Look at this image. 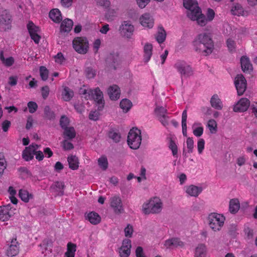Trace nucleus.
I'll return each instance as SVG.
<instances>
[{
    "label": "nucleus",
    "mask_w": 257,
    "mask_h": 257,
    "mask_svg": "<svg viewBox=\"0 0 257 257\" xmlns=\"http://www.w3.org/2000/svg\"><path fill=\"white\" fill-rule=\"evenodd\" d=\"M166 38V33L162 26L158 28V32L156 36V39L157 41L161 44L163 43Z\"/></svg>",
    "instance_id": "obj_29"
},
{
    "label": "nucleus",
    "mask_w": 257,
    "mask_h": 257,
    "mask_svg": "<svg viewBox=\"0 0 257 257\" xmlns=\"http://www.w3.org/2000/svg\"><path fill=\"white\" fill-rule=\"evenodd\" d=\"M67 161L69 164V167L70 169L75 170L78 168V160L75 156L68 157Z\"/></svg>",
    "instance_id": "obj_34"
},
{
    "label": "nucleus",
    "mask_w": 257,
    "mask_h": 257,
    "mask_svg": "<svg viewBox=\"0 0 257 257\" xmlns=\"http://www.w3.org/2000/svg\"><path fill=\"white\" fill-rule=\"evenodd\" d=\"M108 94L111 100H117L120 97V88L116 85H113L112 86H110L108 89Z\"/></svg>",
    "instance_id": "obj_18"
},
{
    "label": "nucleus",
    "mask_w": 257,
    "mask_h": 257,
    "mask_svg": "<svg viewBox=\"0 0 257 257\" xmlns=\"http://www.w3.org/2000/svg\"><path fill=\"white\" fill-rule=\"evenodd\" d=\"M205 141L203 139H199L197 142V150L198 153L201 154L204 149Z\"/></svg>",
    "instance_id": "obj_55"
},
{
    "label": "nucleus",
    "mask_w": 257,
    "mask_h": 257,
    "mask_svg": "<svg viewBox=\"0 0 257 257\" xmlns=\"http://www.w3.org/2000/svg\"><path fill=\"white\" fill-rule=\"evenodd\" d=\"M133 232V228L132 226L128 224L124 228V234L126 237H131Z\"/></svg>",
    "instance_id": "obj_59"
},
{
    "label": "nucleus",
    "mask_w": 257,
    "mask_h": 257,
    "mask_svg": "<svg viewBox=\"0 0 257 257\" xmlns=\"http://www.w3.org/2000/svg\"><path fill=\"white\" fill-rule=\"evenodd\" d=\"M153 45L150 43H147L144 47V61L148 62L150 60L152 55Z\"/></svg>",
    "instance_id": "obj_26"
},
{
    "label": "nucleus",
    "mask_w": 257,
    "mask_h": 257,
    "mask_svg": "<svg viewBox=\"0 0 257 257\" xmlns=\"http://www.w3.org/2000/svg\"><path fill=\"white\" fill-rule=\"evenodd\" d=\"M163 203L158 197H154L148 202L144 203L142 206V211L145 214H157L161 212Z\"/></svg>",
    "instance_id": "obj_4"
},
{
    "label": "nucleus",
    "mask_w": 257,
    "mask_h": 257,
    "mask_svg": "<svg viewBox=\"0 0 257 257\" xmlns=\"http://www.w3.org/2000/svg\"><path fill=\"white\" fill-rule=\"evenodd\" d=\"M203 131V127L202 126H199L194 129L193 133L194 136L199 137L202 135Z\"/></svg>",
    "instance_id": "obj_60"
},
{
    "label": "nucleus",
    "mask_w": 257,
    "mask_h": 257,
    "mask_svg": "<svg viewBox=\"0 0 257 257\" xmlns=\"http://www.w3.org/2000/svg\"><path fill=\"white\" fill-rule=\"evenodd\" d=\"M201 187L196 186L194 185H191L186 187V193L192 197H197L202 192Z\"/></svg>",
    "instance_id": "obj_20"
},
{
    "label": "nucleus",
    "mask_w": 257,
    "mask_h": 257,
    "mask_svg": "<svg viewBox=\"0 0 257 257\" xmlns=\"http://www.w3.org/2000/svg\"><path fill=\"white\" fill-rule=\"evenodd\" d=\"M22 158L26 161L32 160V144L25 148L22 153Z\"/></svg>",
    "instance_id": "obj_31"
},
{
    "label": "nucleus",
    "mask_w": 257,
    "mask_h": 257,
    "mask_svg": "<svg viewBox=\"0 0 257 257\" xmlns=\"http://www.w3.org/2000/svg\"><path fill=\"white\" fill-rule=\"evenodd\" d=\"M121 36L126 38H131L134 32V26L128 21H124L119 27Z\"/></svg>",
    "instance_id": "obj_9"
},
{
    "label": "nucleus",
    "mask_w": 257,
    "mask_h": 257,
    "mask_svg": "<svg viewBox=\"0 0 257 257\" xmlns=\"http://www.w3.org/2000/svg\"><path fill=\"white\" fill-rule=\"evenodd\" d=\"M50 18L55 23H59L62 20L61 12L58 9H54L49 13Z\"/></svg>",
    "instance_id": "obj_22"
},
{
    "label": "nucleus",
    "mask_w": 257,
    "mask_h": 257,
    "mask_svg": "<svg viewBox=\"0 0 257 257\" xmlns=\"http://www.w3.org/2000/svg\"><path fill=\"white\" fill-rule=\"evenodd\" d=\"M195 50L201 53L205 56L210 54L214 49L213 42L208 34H200L193 41Z\"/></svg>",
    "instance_id": "obj_1"
},
{
    "label": "nucleus",
    "mask_w": 257,
    "mask_h": 257,
    "mask_svg": "<svg viewBox=\"0 0 257 257\" xmlns=\"http://www.w3.org/2000/svg\"><path fill=\"white\" fill-rule=\"evenodd\" d=\"M234 84L239 95L243 94L246 88V81L242 74H238L235 78Z\"/></svg>",
    "instance_id": "obj_10"
},
{
    "label": "nucleus",
    "mask_w": 257,
    "mask_h": 257,
    "mask_svg": "<svg viewBox=\"0 0 257 257\" xmlns=\"http://www.w3.org/2000/svg\"><path fill=\"white\" fill-rule=\"evenodd\" d=\"M110 206L113 209L115 213H120L123 210L122 204L120 198L114 196L110 199Z\"/></svg>",
    "instance_id": "obj_12"
},
{
    "label": "nucleus",
    "mask_w": 257,
    "mask_h": 257,
    "mask_svg": "<svg viewBox=\"0 0 257 257\" xmlns=\"http://www.w3.org/2000/svg\"><path fill=\"white\" fill-rule=\"evenodd\" d=\"M31 195V194H30L27 190L21 189L19 191L20 197L25 202L29 201V198Z\"/></svg>",
    "instance_id": "obj_42"
},
{
    "label": "nucleus",
    "mask_w": 257,
    "mask_h": 257,
    "mask_svg": "<svg viewBox=\"0 0 257 257\" xmlns=\"http://www.w3.org/2000/svg\"><path fill=\"white\" fill-rule=\"evenodd\" d=\"M215 13L212 9H208L207 13V19L205 18L206 22L211 21L214 18Z\"/></svg>",
    "instance_id": "obj_58"
},
{
    "label": "nucleus",
    "mask_w": 257,
    "mask_h": 257,
    "mask_svg": "<svg viewBox=\"0 0 257 257\" xmlns=\"http://www.w3.org/2000/svg\"><path fill=\"white\" fill-rule=\"evenodd\" d=\"M184 7L188 10L187 16L192 21H196L200 26L206 24L205 16L202 14L196 0H183Z\"/></svg>",
    "instance_id": "obj_2"
},
{
    "label": "nucleus",
    "mask_w": 257,
    "mask_h": 257,
    "mask_svg": "<svg viewBox=\"0 0 257 257\" xmlns=\"http://www.w3.org/2000/svg\"><path fill=\"white\" fill-rule=\"evenodd\" d=\"M164 245L167 248H172L179 246L182 247L184 245V243L179 238L172 237L165 240Z\"/></svg>",
    "instance_id": "obj_17"
},
{
    "label": "nucleus",
    "mask_w": 257,
    "mask_h": 257,
    "mask_svg": "<svg viewBox=\"0 0 257 257\" xmlns=\"http://www.w3.org/2000/svg\"><path fill=\"white\" fill-rule=\"evenodd\" d=\"M108 137L115 143L119 142L121 138L119 133L114 131H110L108 133Z\"/></svg>",
    "instance_id": "obj_46"
},
{
    "label": "nucleus",
    "mask_w": 257,
    "mask_h": 257,
    "mask_svg": "<svg viewBox=\"0 0 257 257\" xmlns=\"http://www.w3.org/2000/svg\"><path fill=\"white\" fill-rule=\"evenodd\" d=\"M231 12L232 14L233 15H242L243 13V9L240 4H236L232 8Z\"/></svg>",
    "instance_id": "obj_40"
},
{
    "label": "nucleus",
    "mask_w": 257,
    "mask_h": 257,
    "mask_svg": "<svg viewBox=\"0 0 257 257\" xmlns=\"http://www.w3.org/2000/svg\"><path fill=\"white\" fill-rule=\"evenodd\" d=\"M50 93V88L48 86H44L41 89V93L42 98L44 99H46L48 97Z\"/></svg>",
    "instance_id": "obj_53"
},
{
    "label": "nucleus",
    "mask_w": 257,
    "mask_h": 257,
    "mask_svg": "<svg viewBox=\"0 0 257 257\" xmlns=\"http://www.w3.org/2000/svg\"><path fill=\"white\" fill-rule=\"evenodd\" d=\"M207 249L204 244H199L195 249L194 257H207Z\"/></svg>",
    "instance_id": "obj_21"
},
{
    "label": "nucleus",
    "mask_w": 257,
    "mask_h": 257,
    "mask_svg": "<svg viewBox=\"0 0 257 257\" xmlns=\"http://www.w3.org/2000/svg\"><path fill=\"white\" fill-rule=\"evenodd\" d=\"M187 109L183 110L182 114V134L184 137L187 136Z\"/></svg>",
    "instance_id": "obj_30"
},
{
    "label": "nucleus",
    "mask_w": 257,
    "mask_h": 257,
    "mask_svg": "<svg viewBox=\"0 0 257 257\" xmlns=\"http://www.w3.org/2000/svg\"><path fill=\"white\" fill-rule=\"evenodd\" d=\"M98 163L99 167L103 170H106L108 167V162L105 157H101L98 160Z\"/></svg>",
    "instance_id": "obj_47"
},
{
    "label": "nucleus",
    "mask_w": 257,
    "mask_h": 257,
    "mask_svg": "<svg viewBox=\"0 0 257 257\" xmlns=\"http://www.w3.org/2000/svg\"><path fill=\"white\" fill-rule=\"evenodd\" d=\"M136 257H146L144 254L143 249L141 246H138L136 249Z\"/></svg>",
    "instance_id": "obj_64"
},
{
    "label": "nucleus",
    "mask_w": 257,
    "mask_h": 257,
    "mask_svg": "<svg viewBox=\"0 0 257 257\" xmlns=\"http://www.w3.org/2000/svg\"><path fill=\"white\" fill-rule=\"evenodd\" d=\"M138 6L143 9L149 3L150 0H136Z\"/></svg>",
    "instance_id": "obj_62"
},
{
    "label": "nucleus",
    "mask_w": 257,
    "mask_h": 257,
    "mask_svg": "<svg viewBox=\"0 0 257 257\" xmlns=\"http://www.w3.org/2000/svg\"><path fill=\"white\" fill-rule=\"evenodd\" d=\"M42 33L39 27L33 24V42L36 44H39L41 38Z\"/></svg>",
    "instance_id": "obj_35"
},
{
    "label": "nucleus",
    "mask_w": 257,
    "mask_h": 257,
    "mask_svg": "<svg viewBox=\"0 0 257 257\" xmlns=\"http://www.w3.org/2000/svg\"><path fill=\"white\" fill-rule=\"evenodd\" d=\"M99 113L97 111H91L89 114V118L91 120H97L98 119Z\"/></svg>",
    "instance_id": "obj_61"
},
{
    "label": "nucleus",
    "mask_w": 257,
    "mask_h": 257,
    "mask_svg": "<svg viewBox=\"0 0 257 257\" xmlns=\"http://www.w3.org/2000/svg\"><path fill=\"white\" fill-rule=\"evenodd\" d=\"M127 142L131 149H138L142 142L141 131L137 128L131 129L128 134Z\"/></svg>",
    "instance_id": "obj_6"
},
{
    "label": "nucleus",
    "mask_w": 257,
    "mask_h": 257,
    "mask_svg": "<svg viewBox=\"0 0 257 257\" xmlns=\"http://www.w3.org/2000/svg\"><path fill=\"white\" fill-rule=\"evenodd\" d=\"M62 147L64 150H70L74 148L73 145L67 140H64L63 141Z\"/></svg>",
    "instance_id": "obj_57"
},
{
    "label": "nucleus",
    "mask_w": 257,
    "mask_h": 257,
    "mask_svg": "<svg viewBox=\"0 0 257 257\" xmlns=\"http://www.w3.org/2000/svg\"><path fill=\"white\" fill-rule=\"evenodd\" d=\"M0 60L3 64L7 67L11 66L14 63V59L13 57H9L7 59L4 57L3 51L0 53Z\"/></svg>",
    "instance_id": "obj_37"
},
{
    "label": "nucleus",
    "mask_w": 257,
    "mask_h": 257,
    "mask_svg": "<svg viewBox=\"0 0 257 257\" xmlns=\"http://www.w3.org/2000/svg\"><path fill=\"white\" fill-rule=\"evenodd\" d=\"M97 6L104 9H108L110 6V2L109 0H95Z\"/></svg>",
    "instance_id": "obj_49"
},
{
    "label": "nucleus",
    "mask_w": 257,
    "mask_h": 257,
    "mask_svg": "<svg viewBox=\"0 0 257 257\" xmlns=\"http://www.w3.org/2000/svg\"><path fill=\"white\" fill-rule=\"evenodd\" d=\"M107 61L108 63H110V67L115 70L121 63V58L118 53H113L110 54Z\"/></svg>",
    "instance_id": "obj_15"
},
{
    "label": "nucleus",
    "mask_w": 257,
    "mask_h": 257,
    "mask_svg": "<svg viewBox=\"0 0 257 257\" xmlns=\"http://www.w3.org/2000/svg\"><path fill=\"white\" fill-rule=\"evenodd\" d=\"M9 210V206L0 207V219L2 221H7L11 217V215L10 214Z\"/></svg>",
    "instance_id": "obj_28"
},
{
    "label": "nucleus",
    "mask_w": 257,
    "mask_h": 257,
    "mask_svg": "<svg viewBox=\"0 0 257 257\" xmlns=\"http://www.w3.org/2000/svg\"><path fill=\"white\" fill-rule=\"evenodd\" d=\"M85 74L87 78L89 79L93 78L96 74V71L91 67H87L85 69Z\"/></svg>",
    "instance_id": "obj_44"
},
{
    "label": "nucleus",
    "mask_w": 257,
    "mask_h": 257,
    "mask_svg": "<svg viewBox=\"0 0 257 257\" xmlns=\"http://www.w3.org/2000/svg\"><path fill=\"white\" fill-rule=\"evenodd\" d=\"M155 113L158 118L165 115L167 113V110L162 106H157L155 109Z\"/></svg>",
    "instance_id": "obj_45"
},
{
    "label": "nucleus",
    "mask_w": 257,
    "mask_h": 257,
    "mask_svg": "<svg viewBox=\"0 0 257 257\" xmlns=\"http://www.w3.org/2000/svg\"><path fill=\"white\" fill-rule=\"evenodd\" d=\"M207 127L209 128L211 134H215L217 130V124L216 121L213 119H209L207 123Z\"/></svg>",
    "instance_id": "obj_41"
},
{
    "label": "nucleus",
    "mask_w": 257,
    "mask_h": 257,
    "mask_svg": "<svg viewBox=\"0 0 257 257\" xmlns=\"http://www.w3.org/2000/svg\"><path fill=\"white\" fill-rule=\"evenodd\" d=\"M85 218L93 225L98 224L101 221V217L99 214L94 211L85 214Z\"/></svg>",
    "instance_id": "obj_19"
},
{
    "label": "nucleus",
    "mask_w": 257,
    "mask_h": 257,
    "mask_svg": "<svg viewBox=\"0 0 257 257\" xmlns=\"http://www.w3.org/2000/svg\"><path fill=\"white\" fill-rule=\"evenodd\" d=\"M240 208V204L237 199H231L229 202V211L231 213H236Z\"/></svg>",
    "instance_id": "obj_33"
},
{
    "label": "nucleus",
    "mask_w": 257,
    "mask_h": 257,
    "mask_svg": "<svg viewBox=\"0 0 257 257\" xmlns=\"http://www.w3.org/2000/svg\"><path fill=\"white\" fill-rule=\"evenodd\" d=\"M240 64L241 69L244 72H249L252 69V65L248 58L246 56L241 57L240 58Z\"/></svg>",
    "instance_id": "obj_24"
},
{
    "label": "nucleus",
    "mask_w": 257,
    "mask_h": 257,
    "mask_svg": "<svg viewBox=\"0 0 257 257\" xmlns=\"http://www.w3.org/2000/svg\"><path fill=\"white\" fill-rule=\"evenodd\" d=\"M80 93L84 95L86 99H92L94 100L100 105L98 106V109L99 110H102L104 104L103 94L99 87H96L94 89L81 88Z\"/></svg>",
    "instance_id": "obj_3"
},
{
    "label": "nucleus",
    "mask_w": 257,
    "mask_h": 257,
    "mask_svg": "<svg viewBox=\"0 0 257 257\" xmlns=\"http://www.w3.org/2000/svg\"><path fill=\"white\" fill-rule=\"evenodd\" d=\"M73 47L79 54H86L88 49V42L86 38L77 37L73 40Z\"/></svg>",
    "instance_id": "obj_8"
},
{
    "label": "nucleus",
    "mask_w": 257,
    "mask_h": 257,
    "mask_svg": "<svg viewBox=\"0 0 257 257\" xmlns=\"http://www.w3.org/2000/svg\"><path fill=\"white\" fill-rule=\"evenodd\" d=\"M69 124V118L64 115L62 116L60 120V124L61 127L63 129L68 127Z\"/></svg>",
    "instance_id": "obj_52"
},
{
    "label": "nucleus",
    "mask_w": 257,
    "mask_h": 257,
    "mask_svg": "<svg viewBox=\"0 0 257 257\" xmlns=\"http://www.w3.org/2000/svg\"><path fill=\"white\" fill-rule=\"evenodd\" d=\"M11 23V16L7 11L2 12L0 15V24L3 25L9 26Z\"/></svg>",
    "instance_id": "obj_27"
},
{
    "label": "nucleus",
    "mask_w": 257,
    "mask_h": 257,
    "mask_svg": "<svg viewBox=\"0 0 257 257\" xmlns=\"http://www.w3.org/2000/svg\"><path fill=\"white\" fill-rule=\"evenodd\" d=\"M44 113L45 116L49 119H54L55 118V113L51 111L49 106H46L44 108Z\"/></svg>",
    "instance_id": "obj_50"
},
{
    "label": "nucleus",
    "mask_w": 257,
    "mask_h": 257,
    "mask_svg": "<svg viewBox=\"0 0 257 257\" xmlns=\"http://www.w3.org/2000/svg\"><path fill=\"white\" fill-rule=\"evenodd\" d=\"M250 105V101L246 98H241L234 106L235 112H244L247 110Z\"/></svg>",
    "instance_id": "obj_13"
},
{
    "label": "nucleus",
    "mask_w": 257,
    "mask_h": 257,
    "mask_svg": "<svg viewBox=\"0 0 257 257\" xmlns=\"http://www.w3.org/2000/svg\"><path fill=\"white\" fill-rule=\"evenodd\" d=\"M73 25V21L69 19L64 20L61 24L60 30L62 32H69L72 28Z\"/></svg>",
    "instance_id": "obj_23"
},
{
    "label": "nucleus",
    "mask_w": 257,
    "mask_h": 257,
    "mask_svg": "<svg viewBox=\"0 0 257 257\" xmlns=\"http://www.w3.org/2000/svg\"><path fill=\"white\" fill-rule=\"evenodd\" d=\"M40 74L41 79L44 81H46L48 77L49 71L45 67L41 66L40 67Z\"/></svg>",
    "instance_id": "obj_48"
},
{
    "label": "nucleus",
    "mask_w": 257,
    "mask_h": 257,
    "mask_svg": "<svg viewBox=\"0 0 257 257\" xmlns=\"http://www.w3.org/2000/svg\"><path fill=\"white\" fill-rule=\"evenodd\" d=\"M76 250V244L71 242H68L67 245V251L65 255L66 257H74Z\"/></svg>",
    "instance_id": "obj_32"
},
{
    "label": "nucleus",
    "mask_w": 257,
    "mask_h": 257,
    "mask_svg": "<svg viewBox=\"0 0 257 257\" xmlns=\"http://www.w3.org/2000/svg\"><path fill=\"white\" fill-rule=\"evenodd\" d=\"M208 220L209 227L213 231H217L223 226L225 218L222 214L212 213L209 215Z\"/></svg>",
    "instance_id": "obj_7"
},
{
    "label": "nucleus",
    "mask_w": 257,
    "mask_h": 257,
    "mask_svg": "<svg viewBox=\"0 0 257 257\" xmlns=\"http://www.w3.org/2000/svg\"><path fill=\"white\" fill-rule=\"evenodd\" d=\"M131 240L126 238L123 240L122 245L119 248V255L120 257H128L131 253Z\"/></svg>",
    "instance_id": "obj_11"
},
{
    "label": "nucleus",
    "mask_w": 257,
    "mask_h": 257,
    "mask_svg": "<svg viewBox=\"0 0 257 257\" xmlns=\"http://www.w3.org/2000/svg\"><path fill=\"white\" fill-rule=\"evenodd\" d=\"M64 136L68 139L72 140L76 136V132L73 127H68L64 129Z\"/></svg>",
    "instance_id": "obj_36"
},
{
    "label": "nucleus",
    "mask_w": 257,
    "mask_h": 257,
    "mask_svg": "<svg viewBox=\"0 0 257 257\" xmlns=\"http://www.w3.org/2000/svg\"><path fill=\"white\" fill-rule=\"evenodd\" d=\"M19 252V243L17 238H14L11 240V244L7 250L6 254L8 256L13 257L16 255Z\"/></svg>",
    "instance_id": "obj_14"
},
{
    "label": "nucleus",
    "mask_w": 257,
    "mask_h": 257,
    "mask_svg": "<svg viewBox=\"0 0 257 257\" xmlns=\"http://www.w3.org/2000/svg\"><path fill=\"white\" fill-rule=\"evenodd\" d=\"M161 123L165 126L168 125V117L165 114L164 116H162L158 118Z\"/></svg>",
    "instance_id": "obj_63"
},
{
    "label": "nucleus",
    "mask_w": 257,
    "mask_h": 257,
    "mask_svg": "<svg viewBox=\"0 0 257 257\" xmlns=\"http://www.w3.org/2000/svg\"><path fill=\"white\" fill-rule=\"evenodd\" d=\"M169 148L171 150L174 157H177L178 155V147L174 141L171 139L169 142Z\"/></svg>",
    "instance_id": "obj_43"
},
{
    "label": "nucleus",
    "mask_w": 257,
    "mask_h": 257,
    "mask_svg": "<svg viewBox=\"0 0 257 257\" xmlns=\"http://www.w3.org/2000/svg\"><path fill=\"white\" fill-rule=\"evenodd\" d=\"M187 148L189 153H192L194 149V141L192 138H188L186 140Z\"/></svg>",
    "instance_id": "obj_51"
},
{
    "label": "nucleus",
    "mask_w": 257,
    "mask_h": 257,
    "mask_svg": "<svg viewBox=\"0 0 257 257\" xmlns=\"http://www.w3.org/2000/svg\"><path fill=\"white\" fill-rule=\"evenodd\" d=\"M73 92L68 87H65L62 92V98L66 101H69L73 97Z\"/></svg>",
    "instance_id": "obj_39"
},
{
    "label": "nucleus",
    "mask_w": 257,
    "mask_h": 257,
    "mask_svg": "<svg viewBox=\"0 0 257 257\" xmlns=\"http://www.w3.org/2000/svg\"><path fill=\"white\" fill-rule=\"evenodd\" d=\"M37 148H35V146L33 145V156H36V159L38 161H42L44 158V155L42 152L39 151H36Z\"/></svg>",
    "instance_id": "obj_56"
},
{
    "label": "nucleus",
    "mask_w": 257,
    "mask_h": 257,
    "mask_svg": "<svg viewBox=\"0 0 257 257\" xmlns=\"http://www.w3.org/2000/svg\"><path fill=\"white\" fill-rule=\"evenodd\" d=\"M210 104L212 107L217 110H221L223 108L222 101L217 94H214L211 97Z\"/></svg>",
    "instance_id": "obj_25"
},
{
    "label": "nucleus",
    "mask_w": 257,
    "mask_h": 257,
    "mask_svg": "<svg viewBox=\"0 0 257 257\" xmlns=\"http://www.w3.org/2000/svg\"><path fill=\"white\" fill-rule=\"evenodd\" d=\"M141 24L144 27L152 28L154 24L153 17L148 13L144 14L140 18Z\"/></svg>",
    "instance_id": "obj_16"
},
{
    "label": "nucleus",
    "mask_w": 257,
    "mask_h": 257,
    "mask_svg": "<svg viewBox=\"0 0 257 257\" xmlns=\"http://www.w3.org/2000/svg\"><path fill=\"white\" fill-rule=\"evenodd\" d=\"M120 107L125 112H127L132 106V102L127 99H123L120 102Z\"/></svg>",
    "instance_id": "obj_38"
},
{
    "label": "nucleus",
    "mask_w": 257,
    "mask_h": 257,
    "mask_svg": "<svg viewBox=\"0 0 257 257\" xmlns=\"http://www.w3.org/2000/svg\"><path fill=\"white\" fill-rule=\"evenodd\" d=\"M174 68L180 74L182 79L189 77L192 76L194 73L191 66L184 60H177L174 65Z\"/></svg>",
    "instance_id": "obj_5"
},
{
    "label": "nucleus",
    "mask_w": 257,
    "mask_h": 257,
    "mask_svg": "<svg viewBox=\"0 0 257 257\" xmlns=\"http://www.w3.org/2000/svg\"><path fill=\"white\" fill-rule=\"evenodd\" d=\"M226 45L230 52L235 50L236 43L232 39L229 38L226 40Z\"/></svg>",
    "instance_id": "obj_54"
}]
</instances>
